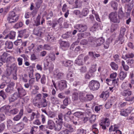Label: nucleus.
I'll return each mask as SVG.
<instances>
[{
  "instance_id": "1",
  "label": "nucleus",
  "mask_w": 134,
  "mask_h": 134,
  "mask_svg": "<svg viewBox=\"0 0 134 134\" xmlns=\"http://www.w3.org/2000/svg\"><path fill=\"white\" fill-rule=\"evenodd\" d=\"M18 15L16 14L14 11L10 12L7 18V20L10 23H14L16 22L19 19Z\"/></svg>"
},
{
  "instance_id": "2",
  "label": "nucleus",
  "mask_w": 134,
  "mask_h": 134,
  "mask_svg": "<svg viewBox=\"0 0 134 134\" xmlns=\"http://www.w3.org/2000/svg\"><path fill=\"white\" fill-rule=\"evenodd\" d=\"M99 82L95 80H92L91 81L89 84V87L91 90L94 91L98 90L100 87Z\"/></svg>"
},
{
  "instance_id": "3",
  "label": "nucleus",
  "mask_w": 134,
  "mask_h": 134,
  "mask_svg": "<svg viewBox=\"0 0 134 134\" xmlns=\"http://www.w3.org/2000/svg\"><path fill=\"white\" fill-rule=\"evenodd\" d=\"M104 41V40L102 38L97 39L93 38L92 46L96 47L100 46L103 44Z\"/></svg>"
},
{
  "instance_id": "4",
  "label": "nucleus",
  "mask_w": 134,
  "mask_h": 134,
  "mask_svg": "<svg viewBox=\"0 0 134 134\" xmlns=\"http://www.w3.org/2000/svg\"><path fill=\"white\" fill-rule=\"evenodd\" d=\"M126 30V28L125 27H122L121 28L120 31V35L119 37L115 40V43H118V41H119V43L122 44L124 42V40L123 36L125 34Z\"/></svg>"
},
{
  "instance_id": "5",
  "label": "nucleus",
  "mask_w": 134,
  "mask_h": 134,
  "mask_svg": "<svg viewBox=\"0 0 134 134\" xmlns=\"http://www.w3.org/2000/svg\"><path fill=\"white\" fill-rule=\"evenodd\" d=\"M110 20L114 23H119L120 21L117 13L115 12H112L109 15Z\"/></svg>"
},
{
  "instance_id": "6",
  "label": "nucleus",
  "mask_w": 134,
  "mask_h": 134,
  "mask_svg": "<svg viewBox=\"0 0 134 134\" xmlns=\"http://www.w3.org/2000/svg\"><path fill=\"white\" fill-rule=\"evenodd\" d=\"M133 109L132 107H129L126 109L122 110L120 111V114L122 116H127Z\"/></svg>"
},
{
  "instance_id": "7",
  "label": "nucleus",
  "mask_w": 134,
  "mask_h": 134,
  "mask_svg": "<svg viewBox=\"0 0 134 134\" xmlns=\"http://www.w3.org/2000/svg\"><path fill=\"white\" fill-rule=\"evenodd\" d=\"M110 123V121L109 118H105L102 120L100 125L103 129L105 130L106 129V126H108L109 125Z\"/></svg>"
},
{
  "instance_id": "8",
  "label": "nucleus",
  "mask_w": 134,
  "mask_h": 134,
  "mask_svg": "<svg viewBox=\"0 0 134 134\" xmlns=\"http://www.w3.org/2000/svg\"><path fill=\"white\" fill-rule=\"evenodd\" d=\"M75 28L77 29L80 32H83L85 31L87 29V26L82 24H78L74 26Z\"/></svg>"
},
{
  "instance_id": "9",
  "label": "nucleus",
  "mask_w": 134,
  "mask_h": 134,
  "mask_svg": "<svg viewBox=\"0 0 134 134\" xmlns=\"http://www.w3.org/2000/svg\"><path fill=\"white\" fill-rule=\"evenodd\" d=\"M15 83L13 82H11L7 85V88L5 89V92L7 93L11 94L13 91Z\"/></svg>"
},
{
  "instance_id": "10",
  "label": "nucleus",
  "mask_w": 134,
  "mask_h": 134,
  "mask_svg": "<svg viewBox=\"0 0 134 134\" xmlns=\"http://www.w3.org/2000/svg\"><path fill=\"white\" fill-rule=\"evenodd\" d=\"M93 40V37H90L88 39V41L86 39L82 40L80 42V44L82 45H87L89 46H91Z\"/></svg>"
},
{
  "instance_id": "11",
  "label": "nucleus",
  "mask_w": 134,
  "mask_h": 134,
  "mask_svg": "<svg viewBox=\"0 0 134 134\" xmlns=\"http://www.w3.org/2000/svg\"><path fill=\"white\" fill-rule=\"evenodd\" d=\"M53 74L54 78L57 80L62 79L63 76V73L58 70L54 71Z\"/></svg>"
},
{
  "instance_id": "12",
  "label": "nucleus",
  "mask_w": 134,
  "mask_h": 134,
  "mask_svg": "<svg viewBox=\"0 0 134 134\" xmlns=\"http://www.w3.org/2000/svg\"><path fill=\"white\" fill-rule=\"evenodd\" d=\"M24 127V124L22 122L18 123L15 126V127L13 129V131L15 133L20 131Z\"/></svg>"
},
{
  "instance_id": "13",
  "label": "nucleus",
  "mask_w": 134,
  "mask_h": 134,
  "mask_svg": "<svg viewBox=\"0 0 134 134\" xmlns=\"http://www.w3.org/2000/svg\"><path fill=\"white\" fill-rule=\"evenodd\" d=\"M47 103L46 99L42 98V99L41 101L37 103V104L36 103L35 106L39 108L45 107L47 106Z\"/></svg>"
},
{
  "instance_id": "14",
  "label": "nucleus",
  "mask_w": 134,
  "mask_h": 134,
  "mask_svg": "<svg viewBox=\"0 0 134 134\" xmlns=\"http://www.w3.org/2000/svg\"><path fill=\"white\" fill-rule=\"evenodd\" d=\"M16 70V67L15 64H13L11 65L8 69L7 71V74L8 75H10L13 72L15 73Z\"/></svg>"
},
{
  "instance_id": "15",
  "label": "nucleus",
  "mask_w": 134,
  "mask_h": 134,
  "mask_svg": "<svg viewBox=\"0 0 134 134\" xmlns=\"http://www.w3.org/2000/svg\"><path fill=\"white\" fill-rule=\"evenodd\" d=\"M58 86L60 90L62 91L66 87V81L65 80H61L58 83Z\"/></svg>"
},
{
  "instance_id": "16",
  "label": "nucleus",
  "mask_w": 134,
  "mask_h": 134,
  "mask_svg": "<svg viewBox=\"0 0 134 134\" xmlns=\"http://www.w3.org/2000/svg\"><path fill=\"white\" fill-rule=\"evenodd\" d=\"M79 99L82 102H83L87 101L86 95L85 92L79 91Z\"/></svg>"
},
{
  "instance_id": "17",
  "label": "nucleus",
  "mask_w": 134,
  "mask_h": 134,
  "mask_svg": "<svg viewBox=\"0 0 134 134\" xmlns=\"http://www.w3.org/2000/svg\"><path fill=\"white\" fill-rule=\"evenodd\" d=\"M130 89H127L124 90L121 92L120 94L124 97L131 96L132 94V92L130 90Z\"/></svg>"
},
{
  "instance_id": "18",
  "label": "nucleus",
  "mask_w": 134,
  "mask_h": 134,
  "mask_svg": "<svg viewBox=\"0 0 134 134\" xmlns=\"http://www.w3.org/2000/svg\"><path fill=\"white\" fill-rule=\"evenodd\" d=\"M28 36L29 35L28 34V33L26 31V29L22 30L19 31V36L20 37H23L24 38H26L28 37Z\"/></svg>"
},
{
  "instance_id": "19",
  "label": "nucleus",
  "mask_w": 134,
  "mask_h": 134,
  "mask_svg": "<svg viewBox=\"0 0 134 134\" xmlns=\"http://www.w3.org/2000/svg\"><path fill=\"white\" fill-rule=\"evenodd\" d=\"M23 109L21 108L18 114L14 116L13 119L14 121H17L19 120L23 115Z\"/></svg>"
},
{
  "instance_id": "20",
  "label": "nucleus",
  "mask_w": 134,
  "mask_h": 134,
  "mask_svg": "<svg viewBox=\"0 0 134 134\" xmlns=\"http://www.w3.org/2000/svg\"><path fill=\"white\" fill-rule=\"evenodd\" d=\"M121 87L123 89H131V86L130 84H129V82L127 81L124 82H123L121 85Z\"/></svg>"
},
{
  "instance_id": "21",
  "label": "nucleus",
  "mask_w": 134,
  "mask_h": 134,
  "mask_svg": "<svg viewBox=\"0 0 134 134\" xmlns=\"http://www.w3.org/2000/svg\"><path fill=\"white\" fill-rule=\"evenodd\" d=\"M42 95L40 93H38L36 95L34 101V104L36 106V103L37 104V103L39 102L42 100Z\"/></svg>"
},
{
  "instance_id": "22",
  "label": "nucleus",
  "mask_w": 134,
  "mask_h": 134,
  "mask_svg": "<svg viewBox=\"0 0 134 134\" xmlns=\"http://www.w3.org/2000/svg\"><path fill=\"white\" fill-rule=\"evenodd\" d=\"M47 124L49 129L50 130H53L54 129L55 126V123L53 121L50 119L48 120Z\"/></svg>"
},
{
  "instance_id": "23",
  "label": "nucleus",
  "mask_w": 134,
  "mask_h": 134,
  "mask_svg": "<svg viewBox=\"0 0 134 134\" xmlns=\"http://www.w3.org/2000/svg\"><path fill=\"white\" fill-rule=\"evenodd\" d=\"M18 91V94L19 95L20 98L25 96L26 94V93L25 90L21 88H19L17 89Z\"/></svg>"
},
{
  "instance_id": "24",
  "label": "nucleus",
  "mask_w": 134,
  "mask_h": 134,
  "mask_svg": "<svg viewBox=\"0 0 134 134\" xmlns=\"http://www.w3.org/2000/svg\"><path fill=\"white\" fill-rule=\"evenodd\" d=\"M70 121L72 122L73 124L75 125H79V119L78 118H75L74 116H71L70 117Z\"/></svg>"
},
{
  "instance_id": "25",
  "label": "nucleus",
  "mask_w": 134,
  "mask_h": 134,
  "mask_svg": "<svg viewBox=\"0 0 134 134\" xmlns=\"http://www.w3.org/2000/svg\"><path fill=\"white\" fill-rule=\"evenodd\" d=\"M59 42L60 46L62 47L68 48L69 46V43L67 42L60 40Z\"/></svg>"
},
{
  "instance_id": "26",
  "label": "nucleus",
  "mask_w": 134,
  "mask_h": 134,
  "mask_svg": "<svg viewBox=\"0 0 134 134\" xmlns=\"http://www.w3.org/2000/svg\"><path fill=\"white\" fill-rule=\"evenodd\" d=\"M10 106L8 105H5L0 108V111L6 113L9 111L10 109Z\"/></svg>"
},
{
  "instance_id": "27",
  "label": "nucleus",
  "mask_w": 134,
  "mask_h": 134,
  "mask_svg": "<svg viewBox=\"0 0 134 134\" xmlns=\"http://www.w3.org/2000/svg\"><path fill=\"white\" fill-rule=\"evenodd\" d=\"M33 33L34 35L39 37H41L42 32L40 29H35L34 30Z\"/></svg>"
},
{
  "instance_id": "28",
  "label": "nucleus",
  "mask_w": 134,
  "mask_h": 134,
  "mask_svg": "<svg viewBox=\"0 0 134 134\" xmlns=\"http://www.w3.org/2000/svg\"><path fill=\"white\" fill-rule=\"evenodd\" d=\"M51 101L52 103L54 105L60 104V102L56 97H52L51 98Z\"/></svg>"
},
{
  "instance_id": "29",
  "label": "nucleus",
  "mask_w": 134,
  "mask_h": 134,
  "mask_svg": "<svg viewBox=\"0 0 134 134\" xmlns=\"http://www.w3.org/2000/svg\"><path fill=\"white\" fill-rule=\"evenodd\" d=\"M15 36V32L14 31H12L6 37L4 38V39H6L8 38H9L10 39H14V38Z\"/></svg>"
},
{
  "instance_id": "30",
  "label": "nucleus",
  "mask_w": 134,
  "mask_h": 134,
  "mask_svg": "<svg viewBox=\"0 0 134 134\" xmlns=\"http://www.w3.org/2000/svg\"><path fill=\"white\" fill-rule=\"evenodd\" d=\"M64 125L65 127L69 129L68 130L70 132H73L75 130V128H74L71 125L69 124L66 123H65Z\"/></svg>"
},
{
  "instance_id": "31",
  "label": "nucleus",
  "mask_w": 134,
  "mask_h": 134,
  "mask_svg": "<svg viewBox=\"0 0 134 134\" xmlns=\"http://www.w3.org/2000/svg\"><path fill=\"white\" fill-rule=\"evenodd\" d=\"M109 93L107 92H103L100 95V98H103L104 100H105L108 97Z\"/></svg>"
},
{
  "instance_id": "32",
  "label": "nucleus",
  "mask_w": 134,
  "mask_h": 134,
  "mask_svg": "<svg viewBox=\"0 0 134 134\" xmlns=\"http://www.w3.org/2000/svg\"><path fill=\"white\" fill-rule=\"evenodd\" d=\"M63 65L66 67L70 66L72 64V62L69 60H66L62 61Z\"/></svg>"
},
{
  "instance_id": "33",
  "label": "nucleus",
  "mask_w": 134,
  "mask_h": 134,
  "mask_svg": "<svg viewBox=\"0 0 134 134\" xmlns=\"http://www.w3.org/2000/svg\"><path fill=\"white\" fill-rule=\"evenodd\" d=\"M5 47L9 49H12L13 47V43L12 42L6 41L5 43Z\"/></svg>"
},
{
  "instance_id": "34",
  "label": "nucleus",
  "mask_w": 134,
  "mask_h": 134,
  "mask_svg": "<svg viewBox=\"0 0 134 134\" xmlns=\"http://www.w3.org/2000/svg\"><path fill=\"white\" fill-rule=\"evenodd\" d=\"M127 72L123 71H121L119 74V77L121 80H123L127 76Z\"/></svg>"
},
{
  "instance_id": "35",
  "label": "nucleus",
  "mask_w": 134,
  "mask_h": 134,
  "mask_svg": "<svg viewBox=\"0 0 134 134\" xmlns=\"http://www.w3.org/2000/svg\"><path fill=\"white\" fill-rule=\"evenodd\" d=\"M110 65L113 70L115 71H116L118 70V65L114 62H111L110 64Z\"/></svg>"
},
{
  "instance_id": "36",
  "label": "nucleus",
  "mask_w": 134,
  "mask_h": 134,
  "mask_svg": "<svg viewBox=\"0 0 134 134\" xmlns=\"http://www.w3.org/2000/svg\"><path fill=\"white\" fill-rule=\"evenodd\" d=\"M8 55V53L6 52H4L1 56H0V59H1L2 61L4 63H5L6 62Z\"/></svg>"
},
{
  "instance_id": "37",
  "label": "nucleus",
  "mask_w": 134,
  "mask_h": 134,
  "mask_svg": "<svg viewBox=\"0 0 134 134\" xmlns=\"http://www.w3.org/2000/svg\"><path fill=\"white\" fill-rule=\"evenodd\" d=\"M55 127L54 129L56 131H59L62 128V125L59 122L57 123L56 125L55 124Z\"/></svg>"
},
{
  "instance_id": "38",
  "label": "nucleus",
  "mask_w": 134,
  "mask_h": 134,
  "mask_svg": "<svg viewBox=\"0 0 134 134\" xmlns=\"http://www.w3.org/2000/svg\"><path fill=\"white\" fill-rule=\"evenodd\" d=\"M133 4H129L126 5L125 8L127 9V12L129 13L131 11L133 7Z\"/></svg>"
},
{
  "instance_id": "39",
  "label": "nucleus",
  "mask_w": 134,
  "mask_h": 134,
  "mask_svg": "<svg viewBox=\"0 0 134 134\" xmlns=\"http://www.w3.org/2000/svg\"><path fill=\"white\" fill-rule=\"evenodd\" d=\"M97 127V125L96 124H94L92 126L93 131L96 134H98V130Z\"/></svg>"
},
{
  "instance_id": "40",
  "label": "nucleus",
  "mask_w": 134,
  "mask_h": 134,
  "mask_svg": "<svg viewBox=\"0 0 134 134\" xmlns=\"http://www.w3.org/2000/svg\"><path fill=\"white\" fill-rule=\"evenodd\" d=\"M55 38L53 36H50L48 35L47 37V40L49 42H52L54 41Z\"/></svg>"
},
{
  "instance_id": "41",
  "label": "nucleus",
  "mask_w": 134,
  "mask_h": 134,
  "mask_svg": "<svg viewBox=\"0 0 134 134\" xmlns=\"http://www.w3.org/2000/svg\"><path fill=\"white\" fill-rule=\"evenodd\" d=\"M125 100L131 102H134V96H128L124 98Z\"/></svg>"
},
{
  "instance_id": "42",
  "label": "nucleus",
  "mask_w": 134,
  "mask_h": 134,
  "mask_svg": "<svg viewBox=\"0 0 134 134\" xmlns=\"http://www.w3.org/2000/svg\"><path fill=\"white\" fill-rule=\"evenodd\" d=\"M41 17L39 15H38L37 16L35 22V25L36 26H38L40 24Z\"/></svg>"
},
{
  "instance_id": "43",
  "label": "nucleus",
  "mask_w": 134,
  "mask_h": 134,
  "mask_svg": "<svg viewBox=\"0 0 134 134\" xmlns=\"http://www.w3.org/2000/svg\"><path fill=\"white\" fill-rule=\"evenodd\" d=\"M79 91L77 93L74 92L72 95V99L74 100H77L78 98Z\"/></svg>"
},
{
  "instance_id": "44",
  "label": "nucleus",
  "mask_w": 134,
  "mask_h": 134,
  "mask_svg": "<svg viewBox=\"0 0 134 134\" xmlns=\"http://www.w3.org/2000/svg\"><path fill=\"white\" fill-rule=\"evenodd\" d=\"M114 60L117 63H120V59L119 58V55L118 54H115L113 56Z\"/></svg>"
},
{
  "instance_id": "45",
  "label": "nucleus",
  "mask_w": 134,
  "mask_h": 134,
  "mask_svg": "<svg viewBox=\"0 0 134 134\" xmlns=\"http://www.w3.org/2000/svg\"><path fill=\"white\" fill-rule=\"evenodd\" d=\"M83 114V113L81 112L78 111L74 113V115L78 118H80Z\"/></svg>"
},
{
  "instance_id": "46",
  "label": "nucleus",
  "mask_w": 134,
  "mask_h": 134,
  "mask_svg": "<svg viewBox=\"0 0 134 134\" xmlns=\"http://www.w3.org/2000/svg\"><path fill=\"white\" fill-rule=\"evenodd\" d=\"M98 26V25L97 23H95L93 25V26L91 29V30L92 31H96L97 29Z\"/></svg>"
},
{
  "instance_id": "47",
  "label": "nucleus",
  "mask_w": 134,
  "mask_h": 134,
  "mask_svg": "<svg viewBox=\"0 0 134 134\" xmlns=\"http://www.w3.org/2000/svg\"><path fill=\"white\" fill-rule=\"evenodd\" d=\"M63 114L62 113H60L58 114V120L60 121L61 123L63 122Z\"/></svg>"
},
{
  "instance_id": "48",
  "label": "nucleus",
  "mask_w": 134,
  "mask_h": 134,
  "mask_svg": "<svg viewBox=\"0 0 134 134\" xmlns=\"http://www.w3.org/2000/svg\"><path fill=\"white\" fill-rule=\"evenodd\" d=\"M47 115L50 118H53L55 117V114L54 112L49 111L48 114Z\"/></svg>"
},
{
  "instance_id": "49",
  "label": "nucleus",
  "mask_w": 134,
  "mask_h": 134,
  "mask_svg": "<svg viewBox=\"0 0 134 134\" xmlns=\"http://www.w3.org/2000/svg\"><path fill=\"white\" fill-rule=\"evenodd\" d=\"M22 43V40L21 39H18L14 42V44L16 46H18L21 44Z\"/></svg>"
},
{
  "instance_id": "50",
  "label": "nucleus",
  "mask_w": 134,
  "mask_h": 134,
  "mask_svg": "<svg viewBox=\"0 0 134 134\" xmlns=\"http://www.w3.org/2000/svg\"><path fill=\"white\" fill-rule=\"evenodd\" d=\"M49 57L50 58V59L52 61L55 60V58L54 53H50L49 55Z\"/></svg>"
},
{
  "instance_id": "51",
  "label": "nucleus",
  "mask_w": 134,
  "mask_h": 134,
  "mask_svg": "<svg viewBox=\"0 0 134 134\" xmlns=\"http://www.w3.org/2000/svg\"><path fill=\"white\" fill-rule=\"evenodd\" d=\"M88 10L87 8H85L83 9L82 11V14L83 15L86 16L88 13Z\"/></svg>"
},
{
  "instance_id": "52",
  "label": "nucleus",
  "mask_w": 134,
  "mask_h": 134,
  "mask_svg": "<svg viewBox=\"0 0 134 134\" xmlns=\"http://www.w3.org/2000/svg\"><path fill=\"white\" fill-rule=\"evenodd\" d=\"M69 99L68 98H66L63 101V104L65 106H67L69 104Z\"/></svg>"
},
{
  "instance_id": "53",
  "label": "nucleus",
  "mask_w": 134,
  "mask_h": 134,
  "mask_svg": "<svg viewBox=\"0 0 134 134\" xmlns=\"http://www.w3.org/2000/svg\"><path fill=\"white\" fill-rule=\"evenodd\" d=\"M112 104L110 100L108 101L105 105V107L107 109H109L111 107Z\"/></svg>"
},
{
  "instance_id": "54",
  "label": "nucleus",
  "mask_w": 134,
  "mask_h": 134,
  "mask_svg": "<svg viewBox=\"0 0 134 134\" xmlns=\"http://www.w3.org/2000/svg\"><path fill=\"white\" fill-rule=\"evenodd\" d=\"M110 40H107L106 42L104 44V47L105 49H107L109 47V45L110 44Z\"/></svg>"
},
{
  "instance_id": "55",
  "label": "nucleus",
  "mask_w": 134,
  "mask_h": 134,
  "mask_svg": "<svg viewBox=\"0 0 134 134\" xmlns=\"http://www.w3.org/2000/svg\"><path fill=\"white\" fill-rule=\"evenodd\" d=\"M18 112V110L16 108H15L11 110L10 111V113L12 114H15Z\"/></svg>"
},
{
  "instance_id": "56",
  "label": "nucleus",
  "mask_w": 134,
  "mask_h": 134,
  "mask_svg": "<svg viewBox=\"0 0 134 134\" xmlns=\"http://www.w3.org/2000/svg\"><path fill=\"white\" fill-rule=\"evenodd\" d=\"M0 96L2 97L4 99H5L7 97L6 94L2 90L0 91Z\"/></svg>"
},
{
  "instance_id": "57",
  "label": "nucleus",
  "mask_w": 134,
  "mask_h": 134,
  "mask_svg": "<svg viewBox=\"0 0 134 134\" xmlns=\"http://www.w3.org/2000/svg\"><path fill=\"white\" fill-rule=\"evenodd\" d=\"M93 76V74H92L89 72H88L86 75L85 77L86 79H89L92 76Z\"/></svg>"
},
{
  "instance_id": "58",
  "label": "nucleus",
  "mask_w": 134,
  "mask_h": 134,
  "mask_svg": "<svg viewBox=\"0 0 134 134\" xmlns=\"http://www.w3.org/2000/svg\"><path fill=\"white\" fill-rule=\"evenodd\" d=\"M34 71L32 69L30 70L28 72V74L29 75V77L31 78L33 76V73Z\"/></svg>"
},
{
  "instance_id": "59",
  "label": "nucleus",
  "mask_w": 134,
  "mask_h": 134,
  "mask_svg": "<svg viewBox=\"0 0 134 134\" xmlns=\"http://www.w3.org/2000/svg\"><path fill=\"white\" fill-rule=\"evenodd\" d=\"M82 60H79L78 59H77L75 61V63L79 65H82Z\"/></svg>"
},
{
  "instance_id": "60",
  "label": "nucleus",
  "mask_w": 134,
  "mask_h": 134,
  "mask_svg": "<svg viewBox=\"0 0 134 134\" xmlns=\"http://www.w3.org/2000/svg\"><path fill=\"white\" fill-rule=\"evenodd\" d=\"M96 68L95 66L94 65H93L90 68V70L89 72L92 74H93V73L96 70Z\"/></svg>"
},
{
  "instance_id": "61",
  "label": "nucleus",
  "mask_w": 134,
  "mask_h": 134,
  "mask_svg": "<svg viewBox=\"0 0 134 134\" xmlns=\"http://www.w3.org/2000/svg\"><path fill=\"white\" fill-rule=\"evenodd\" d=\"M86 131L83 129H79L77 131V134H86Z\"/></svg>"
},
{
  "instance_id": "62",
  "label": "nucleus",
  "mask_w": 134,
  "mask_h": 134,
  "mask_svg": "<svg viewBox=\"0 0 134 134\" xmlns=\"http://www.w3.org/2000/svg\"><path fill=\"white\" fill-rule=\"evenodd\" d=\"M43 49L47 50H50L51 49V47L48 44H45L43 46Z\"/></svg>"
},
{
  "instance_id": "63",
  "label": "nucleus",
  "mask_w": 134,
  "mask_h": 134,
  "mask_svg": "<svg viewBox=\"0 0 134 134\" xmlns=\"http://www.w3.org/2000/svg\"><path fill=\"white\" fill-rule=\"evenodd\" d=\"M93 98V96L92 94L86 95V99L87 101V100H91Z\"/></svg>"
},
{
  "instance_id": "64",
  "label": "nucleus",
  "mask_w": 134,
  "mask_h": 134,
  "mask_svg": "<svg viewBox=\"0 0 134 134\" xmlns=\"http://www.w3.org/2000/svg\"><path fill=\"white\" fill-rule=\"evenodd\" d=\"M96 119V116L94 115L92 116L90 119V122L91 123H93L95 121Z\"/></svg>"
}]
</instances>
